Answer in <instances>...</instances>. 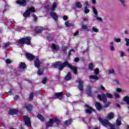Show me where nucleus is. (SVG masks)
<instances>
[{"label":"nucleus","mask_w":129,"mask_h":129,"mask_svg":"<svg viewBox=\"0 0 129 129\" xmlns=\"http://www.w3.org/2000/svg\"><path fill=\"white\" fill-rule=\"evenodd\" d=\"M66 66H68L69 68H70L71 70L74 71V74H77V68L76 67L69 64L68 61H65L63 63L61 61H56L53 64L54 68H58L59 71H62L63 68H65Z\"/></svg>","instance_id":"nucleus-1"},{"label":"nucleus","mask_w":129,"mask_h":129,"mask_svg":"<svg viewBox=\"0 0 129 129\" xmlns=\"http://www.w3.org/2000/svg\"><path fill=\"white\" fill-rule=\"evenodd\" d=\"M113 96H112V94L109 93H106L105 94H102V95L100 94L98 95V98L101 101H103V103H106V101H107V98H112Z\"/></svg>","instance_id":"nucleus-2"},{"label":"nucleus","mask_w":129,"mask_h":129,"mask_svg":"<svg viewBox=\"0 0 129 129\" xmlns=\"http://www.w3.org/2000/svg\"><path fill=\"white\" fill-rule=\"evenodd\" d=\"M54 122H56L57 125L59 124V123H61V121H60V120H59V119L51 118L49 119V121L46 123V127H50L51 126H53Z\"/></svg>","instance_id":"nucleus-3"},{"label":"nucleus","mask_w":129,"mask_h":129,"mask_svg":"<svg viewBox=\"0 0 129 129\" xmlns=\"http://www.w3.org/2000/svg\"><path fill=\"white\" fill-rule=\"evenodd\" d=\"M20 44L26 45H31V37L22 38L19 41Z\"/></svg>","instance_id":"nucleus-4"},{"label":"nucleus","mask_w":129,"mask_h":129,"mask_svg":"<svg viewBox=\"0 0 129 129\" xmlns=\"http://www.w3.org/2000/svg\"><path fill=\"white\" fill-rule=\"evenodd\" d=\"M35 12H36L35 11V7H31V8L27 9V10L23 14V17H25V18L29 17L31 13H35Z\"/></svg>","instance_id":"nucleus-5"},{"label":"nucleus","mask_w":129,"mask_h":129,"mask_svg":"<svg viewBox=\"0 0 129 129\" xmlns=\"http://www.w3.org/2000/svg\"><path fill=\"white\" fill-rule=\"evenodd\" d=\"M24 121H25V124L27 125V126H31V120L30 119V117L28 116H25L24 117Z\"/></svg>","instance_id":"nucleus-6"},{"label":"nucleus","mask_w":129,"mask_h":129,"mask_svg":"<svg viewBox=\"0 0 129 129\" xmlns=\"http://www.w3.org/2000/svg\"><path fill=\"white\" fill-rule=\"evenodd\" d=\"M42 60H40L39 59V58L37 57L34 60V65L36 68H39L40 66H41V64H42Z\"/></svg>","instance_id":"nucleus-7"},{"label":"nucleus","mask_w":129,"mask_h":129,"mask_svg":"<svg viewBox=\"0 0 129 129\" xmlns=\"http://www.w3.org/2000/svg\"><path fill=\"white\" fill-rule=\"evenodd\" d=\"M28 2H29V0H19L16 1V3L18 5H20V6H22V7H25Z\"/></svg>","instance_id":"nucleus-8"},{"label":"nucleus","mask_w":129,"mask_h":129,"mask_svg":"<svg viewBox=\"0 0 129 129\" xmlns=\"http://www.w3.org/2000/svg\"><path fill=\"white\" fill-rule=\"evenodd\" d=\"M77 81L79 83V89L81 91H83V81L80 79H79Z\"/></svg>","instance_id":"nucleus-9"},{"label":"nucleus","mask_w":129,"mask_h":129,"mask_svg":"<svg viewBox=\"0 0 129 129\" xmlns=\"http://www.w3.org/2000/svg\"><path fill=\"white\" fill-rule=\"evenodd\" d=\"M86 107L85 112H86V113H91L92 111H94V110H93L92 108L87 105H86Z\"/></svg>","instance_id":"nucleus-10"},{"label":"nucleus","mask_w":129,"mask_h":129,"mask_svg":"<svg viewBox=\"0 0 129 129\" xmlns=\"http://www.w3.org/2000/svg\"><path fill=\"white\" fill-rule=\"evenodd\" d=\"M26 58L28 59V60H29V61L34 60V59H35V56L31 53H26Z\"/></svg>","instance_id":"nucleus-11"},{"label":"nucleus","mask_w":129,"mask_h":129,"mask_svg":"<svg viewBox=\"0 0 129 129\" xmlns=\"http://www.w3.org/2000/svg\"><path fill=\"white\" fill-rule=\"evenodd\" d=\"M89 79H90L91 81H92V80H95V81H97V80H99V77H98V76H97V75H96L89 76Z\"/></svg>","instance_id":"nucleus-12"},{"label":"nucleus","mask_w":129,"mask_h":129,"mask_svg":"<svg viewBox=\"0 0 129 129\" xmlns=\"http://www.w3.org/2000/svg\"><path fill=\"white\" fill-rule=\"evenodd\" d=\"M50 15L51 17H52V18H53V19L54 20V21H57V20H58V16H57L56 13L51 12H50Z\"/></svg>","instance_id":"nucleus-13"},{"label":"nucleus","mask_w":129,"mask_h":129,"mask_svg":"<svg viewBox=\"0 0 129 129\" xmlns=\"http://www.w3.org/2000/svg\"><path fill=\"white\" fill-rule=\"evenodd\" d=\"M17 113H18V110L17 109H12L9 111V114H11V115H14V114H17Z\"/></svg>","instance_id":"nucleus-14"},{"label":"nucleus","mask_w":129,"mask_h":129,"mask_svg":"<svg viewBox=\"0 0 129 129\" xmlns=\"http://www.w3.org/2000/svg\"><path fill=\"white\" fill-rule=\"evenodd\" d=\"M71 77H72L71 73L69 72L65 77L64 79L65 80H66V81H69V80H71Z\"/></svg>","instance_id":"nucleus-15"},{"label":"nucleus","mask_w":129,"mask_h":129,"mask_svg":"<svg viewBox=\"0 0 129 129\" xmlns=\"http://www.w3.org/2000/svg\"><path fill=\"white\" fill-rule=\"evenodd\" d=\"M44 31V29L42 27H37L35 29V33L39 34Z\"/></svg>","instance_id":"nucleus-16"},{"label":"nucleus","mask_w":129,"mask_h":129,"mask_svg":"<svg viewBox=\"0 0 129 129\" xmlns=\"http://www.w3.org/2000/svg\"><path fill=\"white\" fill-rule=\"evenodd\" d=\"M71 123H72V119H69L64 121V124L66 125V126H69Z\"/></svg>","instance_id":"nucleus-17"},{"label":"nucleus","mask_w":129,"mask_h":129,"mask_svg":"<svg viewBox=\"0 0 129 129\" xmlns=\"http://www.w3.org/2000/svg\"><path fill=\"white\" fill-rule=\"evenodd\" d=\"M52 48L53 52H54V51H58V49H59V45L53 44L52 45Z\"/></svg>","instance_id":"nucleus-18"},{"label":"nucleus","mask_w":129,"mask_h":129,"mask_svg":"<svg viewBox=\"0 0 129 129\" xmlns=\"http://www.w3.org/2000/svg\"><path fill=\"white\" fill-rule=\"evenodd\" d=\"M87 87V94L88 95H89V96H90L91 95V87L89 85H88Z\"/></svg>","instance_id":"nucleus-19"},{"label":"nucleus","mask_w":129,"mask_h":129,"mask_svg":"<svg viewBox=\"0 0 129 129\" xmlns=\"http://www.w3.org/2000/svg\"><path fill=\"white\" fill-rule=\"evenodd\" d=\"M25 108L27 109L28 111L32 110V106L30 104H27L25 105Z\"/></svg>","instance_id":"nucleus-20"},{"label":"nucleus","mask_w":129,"mask_h":129,"mask_svg":"<svg viewBox=\"0 0 129 129\" xmlns=\"http://www.w3.org/2000/svg\"><path fill=\"white\" fill-rule=\"evenodd\" d=\"M114 117V113H113L112 112H110L107 116V118L108 119H112V118H113Z\"/></svg>","instance_id":"nucleus-21"},{"label":"nucleus","mask_w":129,"mask_h":129,"mask_svg":"<svg viewBox=\"0 0 129 129\" xmlns=\"http://www.w3.org/2000/svg\"><path fill=\"white\" fill-rule=\"evenodd\" d=\"M95 106L98 110H100V109L102 108L101 105L100 103H99V102H96Z\"/></svg>","instance_id":"nucleus-22"},{"label":"nucleus","mask_w":129,"mask_h":129,"mask_svg":"<svg viewBox=\"0 0 129 129\" xmlns=\"http://www.w3.org/2000/svg\"><path fill=\"white\" fill-rule=\"evenodd\" d=\"M94 17L95 18L96 20L98 22H100L101 23H102V22L103 21V19H102V18L101 17H100L98 16H94Z\"/></svg>","instance_id":"nucleus-23"},{"label":"nucleus","mask_w":129,"mask_h":129,"mask_svg":"<svg viewBox=\"0 0 129 129\" xmlns=\"http://www.w3.org/2000/svg\"><path fill=\"white\" fill-rule=\"evenodd\" d=\"M76 7L78 9H81L82 8V4L79 2H77L76 3Z\"/></svg>","instance_id":"nucleus-24"},{"label":"nucleus","mask_w":129,"mask_h":129,"mask_svg":"<svg viewBox=\"0 0 129 129\" xmlns=\"http://www.w3.org/2000/svg\"><path fill=\"white\" fill-rule=\"evenodd\" d=\"M91 32H93L94 33H98V32H99V29L96 28L95 27H93Z\"/></svg>","instance_id":"nucleus-25"},{"label":"nucleus","mask_w":129,"mask_h":129,"mask_svg":"<svg viewBox=\"0 0 129 129\" xmlns=\"http://www.w3.org/2000/svg\"><path fill=\"white\" fill-rule=\"evenodd\" d=\"M92 10L95 16H97V15H98V12H97V10H96L95 7H92Z\"/></svg>","instance_id":"nucleus-26"},{"label":"nucleus","mask_w":129,"mask_h":129,"mask_svg":"<svg viewBox=\"0 0 129 129\" xmlns=\"http://www.w3.org/2000/svg\"><path fill=\"white\" fill-rule=\"evenodd\" d=\"M19 67L21 68V69H25L26 64L24 62H21L19 64Z\"/></svg>","instance_id":"nucleus-27"},{"label":"nucleus","mask_w":129,"mask_h":129,"mask_svg":"<svg viewBox=\"0 0 129 129\" xmlns=\"http://www.w3.org/2000/svg\"><path fill=\"white\" fill-rule=\"evenodd\" d=\"M37 118L38 119H40L41 121H44L45 120V118H44V117L40 114H38V115L37 116Z\"/></svg>","instance_id":"nucleus-28"},{"label":"nucleus","mask_w":129,"mask_h":129,"mask_svg":"<svg viewBox=\"0 0 129 129\" xmlns=\"http://www.w3.org/2000/svg\"><path fill=\"white\" fill-rule=\"evenodd\" d=\"M63 95V92H58V93H55V96L56 97H62V96Z\"/></svg>","instance_id":"nucleus-29"},{"label":"nucleus","mask_w":129,"mask_h":129,"mask_svg":"<svg viewBox=\"0 0 129 129\" xmlns=\"http://www.w3.org/2000/svg\"><path fill=\"white\" fill-rule=\"evenodd\" d=\"M44 73V70L43 69H39L37 72V74L38 75H42Z\"/></svg>","instance_id":"nucleus-30"},{"label":"nucleus","mask_w":129,"mask_h":129,"mask_svg":"<svg viewBox=\"0 0 129 129\" xmlns=\"http://www.w3.org/2000/svg\"><path fill=\"white\" fill-rule=\"evenodd\" d=\"M46 37L47 39L49 40V41H51L52 40V35L51 34H46Z\"/></svg>","instance_id":"nucleus-31"},{"label":"nucleus","mask_w":129,"mask_h":129,"mask_svg":"<svg viewBox=\"0 0 129 129\" xmlns=\"http://www.w3.org/2000/svg\"><path fill=\"white\" fill-rule=\"evenodd\" d=\"M114 95L115 98H120V95H119V93L116 92H114Z\"/></svg>","instance_id":"nucleus-32"},{"label":"nucleus","mask_w":129,"mask_h":129,"mask_svg":"<svg viewBox=\"0 0 129 129\" xmlns=\"http://www.w3.org/2000/svg\"><path fill=\"white\" fill-rule=\"evenodd\" d=\"M120 124H121V120H120V118H118L116 120V125L119 126Z\"/></svg>","instance_id":"nucleus-33"},{"label":"nucleus","mask_w":129,"mask_h":129,"mask_svg":"<svg viewBox=\"0 0 129 129\" xmlns=\"http://www.w3.org/2000/svg\"><path fill=\"white\" fill-rule=\"evenodd\" d=\"M57 4L56 3H54L52 5V7L51 8V11H54V10H55Z\"/></svg>","instance_id":"nucleus-34"},{"label":"nucleus","mask_w":129,"mask_h":129,"mask_svg":"<svg viewBox=\"0 0 129 129\" xmlns=\"http://www.w3.org/2000/svg\"><path fill=\"white\" fill-rule=\"evenodd\" d=\"M124 101L127 103V104H129V97L127 96H126L124 98Z\"/></svg>","instance_id":"nucleus-35"},{"label":"nucleus","mask_w":129,"mask_h":129,"mask_svg":"<svg viewBox=\"0 0 129 129\" xmlns=\"http://www.w3.org/2000/svg\"><path fill=\"white\" fill-rule=\"evenodd\" d=\"M90 12L89 9H87V7L85 6L84 8V13L85 14H88Z\"/></svg>","instance_id":"nucleus-36"},{"label":"nucleus","mask_w":129,"mask_h":129,"mask_svg":"<svg viewBox=\"0 0 129 129\" xmlns=\"http://www.w3.org/2000/svg\"><path fill=\"white\" fill-rule=\"evenodd\" d=\"M62 51H63V53H64L65 54H67V47L63 46Z\"/></svg>","instance_id":"nucleus-37"},{"label":"nucleus","mask_w":129,"mask_h":129,"mask_svg":"<svg viewBox=\"0 0 129 129\" xmlns=\"http://www.w3.org/2000/svg\"><path fill=\"white\" fill-rule=\"evenodd\" d=\"M33 98H34V93H31L29 96V99L30 101H32L33 100Z\"/></svg>","instance_id":"nucleus-38"},{"label":"nucleus","mask_w":129,"mask_h":129,"mask_svg":"<svg viewBox=\"0 0 129 129\" xmlns=\"http://www.w3.org/2000/svg\"><path fill=\"white\" fill-rule=\"evenodd\" d=\"M123 7H125V0H119Z\"/></svg>","instance_id":"nucleus-39"},{"label":"nucleus","mask_w":129,"mask_h":129,"mask_svg":"<svg viewBox=\"0 0 129 129\" xmlns=\"http://www.w3.org/2000/svg\"><path fill=\"white\" fill-rule=\"evenodd\" d=\"M94 73L96 75H97L98 74H99V69L98 68L94 70Z\"/></svg>","instance_id":"nucleus-40"},{"label":"nucleus","mask_w":129,"mask_h":129,"mask_svg":"<svg viewBox=\"0 0 129 129\" xmlns=\"http://www.w3.org/2000/svg\"><path fill=\"white\" fill-rule=\"evenodd\" d=\"M93 68H94L93 64L90 63L89 65V69H90V70H93Z\"/></svg>","instance_id":"nucleus-41"},{"label":"nucleus","mask_w":129,"mask_h":129,"mask_svg":"<svg viewBox=\"0 0 129 129\" xmlns=\"http://www.w3.org/2000/svg\"><path fill=\"white\" fill-rule=\"evenodd\" d=\"M114 73V70L113 69H111L109 71L108 74L109 75L110 74H113Z\"/></svg>","instance_id":"nucleus-42"},{"label":"nucleus","mask_w":129,"mask_h":129,"mask_svg":"<svg viewBox=\"0 0 129 129\" xmlns=\"http://www.w3.org/2000/svg\"><path fill=\"white\" fill-rule=\"evenodd\" d=\"M114 41H115V42H116V43H119L120 42V41H121V40L120 39V38H115L114 39Z\"/></svg>","instance_id":"nucleus-43"},{"label":"nucleus","mask_w":129,"mask_h":129,"mask_svg":"<svg viewBox=\"0 0 129 129\" xmlns=\"http://www.w3.org/2000/svg\"><path fill=\"white\" fill-rule=\"evenodd\" d=\"M125 41L126 42V46H129V39H128L127 38H125Z\"/></svg>","instance_id":"nucleus-44"},{"label":"nucleus","mask_w":129,"mask_h":129,"mask_svg":"<svg viewBox=\"0 0 129 129\" xmlns=\"http://www.w3.org/2000/svg\"><path fill=\"white\" fill-rule=\"evenodd\" d=\"M47 78H43L42 81V83H43V84H46V82H47Z\"/></svg>","instance_id":"nucleus-45"},{"label":"nucleus","mask_w":129,"mask_h":129,"mask_svg":"<svg viewBox=\"0 0 129 129\" xmlns=\"http://www.w3.org/2000/svg\"><path fill=\"white\" fill-rule=\"evenodd\" d=\"M65 25L66 26V27H70V26H71V24H70V23H69V22L67 21L65 23Z\"/></svg>","instance_id":"nucleus-46"},{"label":"nucleus","mask_w":129,"mask_h":129,"mask_svg":"<svg viewBox=\"0 0 129 129\" xmlns=\"http://www.w3.org/2000/svg\"><path fill=\"white\" fill-rule=\"evenodd\" d=\"M6 62L7 63V64H10V63H12V60L10 59H7L6 60Z\"/></svg>","instance_id":"nucleus-47"},{"label":"nucleus","mask_w":129,"mask_h":129,"mask_svg":"<svg viewBox=\"0 0 129 129\" xmlns=\"http://www.w3.org/2000/svg\"><path fill=\"white\" fill-rule=\"evenodd\" d=\"M8 95H12L15 94V93H13V90H10L8 93Z\"/></svg>","instance_id":"nucleus-48"},{"label":"nucleus","mask_w":129,"mask_h":129,"mask_svg":"<svg viewBox=\"0 0 129 129\" xmlns=\"http://www.w3.org/2000/svg\"><path fill=\"white\" fill-rule=\"evenodd\" d=\"M120 53L121 57H123V56H125V53L124 52L120 51Z\"/></svg>","instance_id":"nucleus-49"},{"label":"nucleus","mask_w":129,"mask_h":129,"mask_svg":"<svg viewBox=\"0 0 129 129\" xmlns=\"http://www.w3.org/2000/svg\"><path fill=\"white\" fill-rule=\"evenodd\" d=\"M110 105V102H108L107 104L104 105V107H105V108H106V107H109Z\"/></svg>","instance_id":"nucleus-50"},{"label":"nucleus","mask_w":129,"mask_h":129,"mask_svg":"<svg viewBox=\"0 0 129 129\" xmlns=\"http://www.w3.org/2000/svg\"><path fill=\"white\" fill-rule=\"evenodd\" d=\"M116 91L117 92H121L122 91V90H121V89L119 88H117L116 89Z\"/></svg>","instance_id":"nucleus-51"},{"label":"nucleus","mask_w":129,"mask_h":129,"mask_svg":"<svg viewBox=\"0 0 129 129\" xmlns=\"http://www.w3.org/2000/svg\"><path fill=\"white\" fill-rule=\"evenodd\" d=\"M82 28L84 29V30H86V29H87V26L85 25H82Z\"/></svg>","instance_id":"nucleus-52"},{"label":"nucleus","mask_w":129,"mask_h":129,"mask_svg":"<svg viewBox=\"0 0 129 129\" xmlns=\"http://www.w3.org/2000/svg\"><path fill=\"white\" fill-rule=\"evenodd\" d=\"M111 51H115V49L113 46H110Z\"/></svg>","instance_id":"nucleus-53"},{"label":"nucleus","mask_w":129,"mask_h":129,"mask_svg":"<svg viewBox=\"0 0 129 129\" xmlns=\"http://www.w3.org/2000/svg\"><path fill=\"white\" fill-rule=\"evenodd\" d=\"M85 7H89V3H88V1H86L85 3Z\"/></svg>","instance_id":"nucleus-54"},{"label":"nucleus","mask_w":129,"mask_h":129,"mask_svg":"<svg viewBox=\"0 0 129 129\" xmlns=\"http://www.w3.org/2000/svg\"><path fill=\"white\" fill-rule=\"evenodd\" d=\"M10 45V43H6L5 44V46H4V47L5 48H8V47H9V46Z\"/></svg>","instance_id":"nucleus-55"},{"label":"nucleus","mask_w":129,"mask_h":129,"mask_svg":"<svg viewBox=\"0 0 129 129\" xmlns=\"http://www.w3.org/2000/svg\"><path fill=\"white\" fill-rule=\"evenodd\" d=\"M75 52V50L74 49H71L70 50V52L69 53V56H70V55H71V52Z\"/></svg>","instance_id":"nucleus-56"},{"label":"nucleus","mask_w":129,"mask_h":129,"mask_svg":"<svg viewBox=\"0 0 129 129\" xmlns=\"http://www.w3.org/2000/svg\"><path fill=\"white\" fill-rule=\"evenodd\" d=\"M14 100H18V99H19V98H20V96H16L15 97H14Z\"/></svg>","instance_id":"nucleus-57"},{"label":"nucleus","mask_w":129,"mask_h":129,"mask_svg":"<svg viewBox=\"0 0 129 129\" xmlns=\"http://www.w3.org/2000/svg\"><path fill=\"white\" fill-rule=\"evenodd\" d=\"M32 17H33V18H34V21H37V16H36L35 15V14H33V15H32Z\"/></svg>","instance_id":"nucleus-58"},{"label":"nucleus","mask_w":129,"mask_h":129,"mask_svg":"<svg viewBox=\"0 0 129 129\" xmlns=\"http://www.w3.org/2000/svg\"><path fill=\"white\" fill-rule=\"evenodd\" d=\"M67 19H68V17H67V16H64L63 17V19L64 20V21H67Z\"/></svg>","instance_id":"nucleus-59"},{"label":"nucleus","mask_w":129,"mask_h":129,"mask_svg":"<svg viewBox=\"0 0 129 129\" xmlns=\"http://www.w3.org/2000/svg\"><path fill=\"white\" fill-rule=\"evenodd\" d=\"M84 22H88V18H84L83 19Z\"/></svg>","instance_id":"nucleus-60"},{"label":"nucleus","mask_w":129,"mask_h":129,"mask_svg":"<svg viewBox=\"0 0 129 129\" xmlns=\"http://www.w3.org/2000/svg\"><path fill=\"white\" fill-rule=\"evenodd\" d=\"M79 34V31H76L74 34V36H78V35Z\"/></svg>","instance_id":"nucleus-61"},{"label":"nucleus","mask_w":129,"mask_h":129,"mask_svg":"<svg viewBox=\"0 0 129 129\" xmlns=\"http://www.w3.org/2000/svg\"><path fill=\"white\" fill-rule=\"evenodd\" d=\"M78 61H79V58H78V57L75 58V62H78Z\"/></svg>","instance_id":"nucleus-62"},{"label":"nucleus","mask_w":129,"mask_h":129,"mask_svg":"<svg viewBox=\"0 0 129 129\" xmlns=\"http://www.w3.org/2000/svg\"><path fill=\"white\" fill-rule=\"evenodd\" d=\"M66 95L67 97H70L71 96V94H70V93H67Z\"/></svg>","instance_id":"nucleus-63"},{"label":"nucleus","mask_w":129,"mask_h":129,"mask_svg":"<svg viewBox=\"0 0 129 129\" xmlns=\"http://www.w3.org/2000/svg\"><path fill=\"white\" fill-rule=\"evenodd\" d=\"M100 88L102 89V90H105V88L103 87V86H101Z\"/></svg>","instance_id":"nucleus-64"}]
</instances>
